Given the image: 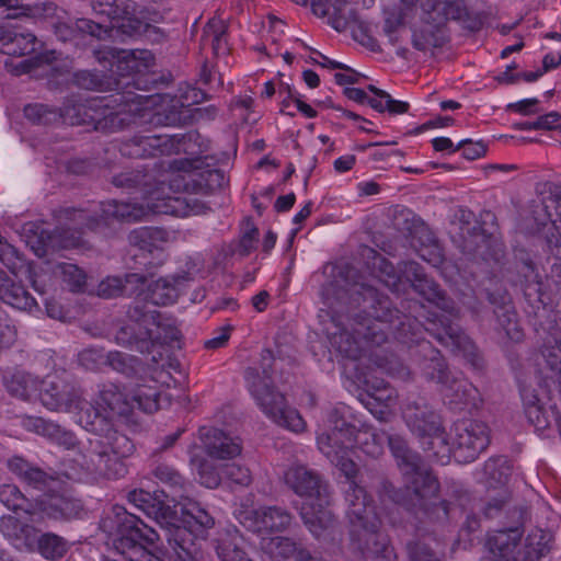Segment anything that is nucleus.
Returning <instances> with one entry per match:
<instances>
[{
    "mask_svg": "<svg viewBox=\"0 0 561 561\" xmlns=\"http://www.w3.org/2000/svg\"><path fill=\"white\" fill-rule=\"evenodd\" d=\"M344 284L336 293L341 307H334L325 331L331 345L351 360H362L371 347L381 346L391 333L407 341L420 329L419 317L401 316L391 300L374 285L357 278V272L346 267L341 272Z\"/></svg>",
    "mask_w": 561,
    "mask_h": 561,
    "instance_id": "f257e3e1",
    "label": "nucleus"
},
{
    "mask_svg": "<svg viewBox=\"0 0 561 561\" xmlns=\"http://www.w3.org/2000/svg\"><path fill=\"white\" fill-rule=\"evenodd\" d=\"M175 512H157L159 530L147 526L135 514L115 505L101 522V528L112 537L114 549L126 561H163L147 549L164 539L173 551L174 561H207L197 537L215 524L214 517L197 502L179 500Z\"/></svg>",
    "mask_w": 561,
    "mask_h": 561,
    "instance_id": "f03ea898",
    "label": "nucleus"
},
{
    "mask_svg": "<svg viewBox=\"0 0 561 561\" xmlns=\"http://www.w3.org/2000/svg\"><path fill=\"white\" fill-rule=\"evenodd\" d=\"M206 206L192 195H163V187L150 192L145 203H128L107 201L100 204V218L91 211L72 207L60 208L56 218L62 228L56 232L60 238L59 245L75 248L80 245L81 234L85 229H96L101 224L108 225L111 220L139 221L150 215L164 214L178 217L203 214Z\"/></svg>",
    "mask_w": 561,
    "mask_h": 561,
    "instance_id": "7ed1b4c3",
    "label": "nucleus"
},
{
    "mask_svg": "<svg viewBox=\"0 0 561 561\" xmlns=\"http://www.w3.org/2000/svg\"><path fill=\"white\" fill-rule=\"evenodd\" d=\"M409 313L401 312V316L415 318L420 321V329L415 333H410L407 341L397 339L398 341L410 344L416 343L417 353L422 357L420 363L423 376L438 385L446 382L453 375L445 363L440 352L433 347L427 341H419L417 336L422 329L435 337L442 345L450 347L453 351H459L468 359L474 369L484 367V359L478 353L476 345L470 337L463 332L461 327L445 316H438L436 311L427 310L420 302L413 301L408 304Z\"/></svg>",
    "mask_w": 561,
    "mask_h": 561,
    "instance_id": "20e7f679",
    "label": "nucleus"
},
{
    "mask_svg": "<svg viewBox=\"0 0 561 561\" xmlns=\"http://www.w3.org/2000/svg\"><path fill=\"white\" fill-rule=\"evenodd\" d=\"M284 479L295 494L306 499L300 515L309 531L317 539L333 538L337 523L334 514L328 510L329 484L317 471L302 465L289 467L285 471Z\"/></svg>",
    "mask_w": 561,
    "mask_h": 561,
    "instance_id": "39448f33",
    "label": "nucleus"
},
{
    "mask_svg": "<svg viewBox=\"0 0 561 561\" xmlns=\"http://www.w3.org/2000/svg\"><path fill=\"white\" fill-rule=\"evenodd\" d=\"M273 354L264 350L261 366L249 367L244 373L248 389L261 411L277 425L295 433L304 432L306 422L299 412L287 405L282 392L276 390L272 380Z\"/></svg>",
    "mask_w": 561,
    "mask_h": 561,
    "instance_id": "423d86ee",
    "label": "nucleus"
},
{
    "mask_svg": "<svg viewBox=\"0 0 561 561\" xmlns=\"http://www.w3.org/2000/svg\"><path fill=\"white\" fill-rule=\"evenodd\" d=\"M135 450L134 443L122 433L89 439L82 451V467L93 478L119 479L127 473L124 459Z\"/></svg>",
    "mask_w": 561,
    "mask_h": 561,
    "instance_id": "0eeeda50",
    "label": "nucleus"
},
{
    "mask_svg": "<svg viewBox=\"0 0 561 561\" xmlns=\"http://www.w3.org/2000/svg\"><path fill=\"white\" fill-rule=\"evenodd\" d=\"M374 347L367 353L366 357L362 360H352L354 369L358 371L357 379L367 387L366 398L360 399L363 404L368 411L378 420L383 421L388 414L387 409L391 407L396 400V391L388 387L383 380H378L369 374L359 371V366L365 364L366 360L373 362L374 365L388 374L405 379L410 376L409 369L399 360L381 357L377 352L373 351Z\"/></svg>",
    "mask_w": 561,
    "mask_h": 561,
    "instance_id": "6e6552de",
    "label": "nucleus"
},
{
    "mask_svg": "<svg viewBox=\"0 0 561 561\" xmlns=\"http://www.w3.org/2000/svg\"><path fill=\"white\" fill-rule=\"evenodd\" d=\"M520 538L518 528L496 530L489 535L485 543L490 553L488 561H538L550 549L551 534L536 529L527 536L517 556L516 548Z\"/></svg>",
    "mask_w": 561,
    "mask_h": 561,
    "instance_id": "1a4fd4ad",
    "label": "nucleus"
},
{
    "mask_svg": "<svg viewBox=\"0 0 561 561\" xmlns=\"http://www.w3.org/2000/svg\"><path fill=\"white\" fill-rule=\"evenodd\" d=\"M348 408L335 407L329 414L330 432L318 436L319 450L347 476L355 471V462L350 458L354 448L357 430L347 420Z\"/></svg>",
    "mask_w": 561,
    "mask_h": 561,
    "instance_id": "9d476101",
    "label": "nucleus"
},
{
    "mask_svg": "<svg viewBox=\"0 0 561 561\" xmlns=\"http://www.w3.org/2000/svg\"><path fill=\"white\" fill-rule=\"evenodd\" d=\"M348 524L350 546L354 552L370 561H397L387 536L379 530L380 519L377 514L366 515Z\"/></svg>",
    "mask_w": 561,
    "mask_h": 561,
    "instance_id": "9b49d317",
    "label": "nucleus"
},
{
    "mask_svg": "<svg viewBox=\"0 0 561 561\" xmlns=\"http://www.w3.org/2000/svg\"><path fill=\"white\" fill-rule=\"evenodd\" d=\"M409 479L408 490L413 494V506H419L415 514L421 512L432 522H445L449 517V504L446 501L432 502L439 491V482L435 476L425 467L423 461L415 471L404 474Z\"/></svg>",
    "mask_w": 561,
    "mask_h": 561,
    "instance_id": "f8f14e48",
    "label": "nucleus"
},
{
    "mask_svg": "<svg viewBox=\"0 0 561 561\" xmlns=\"http://www.w3.org/2000/svg\"><path fill=\"white\" fill-rule=\"evenodd\" d=\"M92 10L99 16L117 20V28L129 37L156 39L159 28L136 15V3L131 0H92Z\"/></svg>",
    "mask_w": 561,
    "mask_h": 561,
    "instance_id": "ddd939ff",
    "label": "nucleus"
},
{
    "mask_svg": "<svg viewBox=\"0 0 561 561\" xmlns=\"http://www.w3.org/2000/svg\"><path fill=\"white\" fill-rule=\"evenodd\" d=\"M167 240L168 232L156 227H141L130 232V244L136 245L140 250L147 251L149 253L157 252L158 261L156 263H146V273H127L122 276L125 285V293L127 291L128 287H130L131 290L129 295L134 294L136 290L145 286L149 277L154 276L156 268L160 267L165 261V255L160 248V244L167 242Z\"/></svg>",
    "mask_w": 561,
    "mask_h": 561,
    "instance_id": "4468645a",
    "label": "nucleus"
},
{
    "mask_svg": "<svg viewBox=\"0 0 561 561\" xmlns=\"http://www.w3.org/2000/svg\"><path fill=\"white\" fill-rule=\"evenodd\" d=\"M127 316L133 322L145 324V334L151 340V353L181 337L180 330L170 319L142 300H136L129 307Z\"/></svg>",
    "mask_w": 561,
    "mask_h": 561,
    "instance_id": "2eb2a0df",
    "label": "nucleus"
},
{
    "mask_svg": "<svg viewBox=\"0 0 561 561\" xmlns=\"http://www.w3.org/2000/svg\"><path fill=\"white\" fill-rule=\"evenodd\" d=\"M39 399L50 411L72 412L80 408L82 393L67 374L50 375L41 382Z\"/></svg>",
    "mask_w": 561,
    "mask_h": 561,
    "instance_id": "dca6fc26",
    "label": "nucleus"
},
{
    "mask_svg": "<svg viewBox=\"0 0 561 561\" xmlns=\"http://www.w3.org/2000/svg\"><path fill=\"white\" fill-rule=\"evenodd\" d=\"M453 431V456L458 462L473 461L490 444L489 427L483 422L461 420Z\"/></svg>",
    "mask_w": 561,
    "mask_h": 561,
    "instance_id": "f3484780",
    "label": "nucleus"
},
{
    "mask_svg": "<svg viewBox=\"0 0 561 561\" xmlns=\"http://www.w3.org/2000/svg\"><path fill=\"white\" fill-rule=\"evenodd\" d=\"M424 20L436 26H445L454 20L469 31H478L482 26L481 18L468 10L463 0H426L422 3Z\"/></svg>",
    "mask_w": 561,
    "mask_h": 561,
    "instance_id": "a211bd4d",
    "label": "nucleus"
},
{
    "mask_svg": "<svg viewBox=\"0 0 561 561\" xmlns=\"http://www.w3.org/2000/svg\"><path fill=\"white\" fill-rule=\"evenodd\" d=\"M407 278L412 283L414 290L428 302L439 308L448 319L455 321L458 318L459 310L453 299L439 288V286L426 276L422 266L416 262H408L404 267ZM442 316V313H437Z\"/></svg>",
    "mask_w": 561,
    "mask_h": 561,
    "instance_id": "6ab92c4d",
    "label": "nucleus"
},
{
    "mask_svg": "<svg viewBox=\"0 0 561 561\" xmlns=\"http://www.w3.org/2000/svg\"><path fill=\"white\" fill-rule=\"evenodd\" d=\"M234 517L244 528L252 533H261L263 530L282 531L291 523V515L278 506L255 510L241 505L234 511Z\"/></svg>",
    "mask_w": 561,
    "mask_h": 561,
    "instance_id": "aec40b11",
    "label": "nucleus"
},
{
    "mask_svg": "<svg viewBox=\"0 0 561 561\" xmlns=\"http://www.w3.org/2000/svg\"><path fill=\"white\" fill-rule=\"evenodd\" d=\"M7 467L23 484L30 489L42 492L44 495L57 490L61 482L54 470H44L20 456L9 458L7 460Z\"/></svg>",
    "mask_w": 561,
    "mask_h": 561,
    "instance_id": "412c9836",
    "label": "nucleus"
},
{
    "mask_svg": "<svg viewBox=\"0 0 561 561\" xmlns=\"http://www.w3.org/2000/svg\"><path fill=\"white\" fill-rule=\"evenodd\" d=\"M486 299L493 306L496 331L503 332L513 342L523 341L524 332L508 293L506 290L488 291Z\"/></svg>",
    "mask_w": 561,
    "mask_h": 561,
    "instance_id": "4be33fe9",
    "label": "nucleus"
},
{
    "mask_svg": "<svg viewBox=\"0 0 561 561\" xmlns=\"http://www.w3.org/2000/svg\"><path fill=\"white\" fill-rule=\"evenodd\" d=\"M181 140L178 135H142L135 136L122 147V152L131 158L154 157L157 154L179 153Z\"/></svg>",
    "mask_w": 561,
    "mask_h": 561,
    "instance_id": "5701e85b",
    "label": "nucleus"
},
{
    "mask_svg": "<svg viewBox=\"0 0 561 561\" xmlns=\"http://www.w3.org/2000/svg\"><path fill=\"white\" fill-rule=\"evenodd\" d=\"M402 415L407 426L421 440L437 433L442 427L439 416L423 398L409 400L403 408Z\"/></svg>",
    "mask_w": 561,
    "mask_h": 561,
    "instance_id": "b1692460",
    "label": "nucleus"
},
{
    "mask_svg": "<svg viewBox=\"0 0 561 561\" xmlns=\"http://www.w3.org/2000/svg\"><path fill=\"white\" fill-rule=\"evenodd\" d=\"M37 522L44 517L55 520H70L79 517L82 512V503L67 492H48L42 499L36 500Z\"/></svg>",
    "mask_w": 561,
    "mask_h": 561,
    "instance_id": "393cba45",
    "label": "nucleus"
},
{
    "mask_svg": "<svg viewBox=\"0 0 561 561\" xmlns=\"http://www.w3.org/2000/svg\"><path fill=\"white\" fill-rule=\"evenodd\" d=\"M206 454L219 460L231 459L241 454V442L224 431L215 427H202L199 430Z\"/></svg>",
    "mask_w": 561,
    "mask_h": 561,
    "instance_id": "a878e982",
    "label": "nucleus"
},
{
    "mask_svg": "<svg viewBox=\"0 0 561 561\" xmlns=\"http://www.w3.org/2000/svg\"><path fill=\"white\" fill-rule=\"evenodd\" d=\"M440 393L444 402L451 410L477 408L479 390L467 379L451 375L446 382L440 385Z\"/></svg>",
    "mask_w": 561,
    "mask_h": 561,
    "instance_id": "bb28decb",
    "label": "nucleus"
},
{
    "mask_svg": "<svg viewBox=\"0 0 561 561\" xmlns=\"http://www.w3.org/2000/svg\"><path fill=\"white\" fill-rule=\"evenodd\" d=\"M27 519L4 515L0 518V533L20 550H33L36 543V528Z\"/></svg>",
    "mask_w": 561,
    "mask_h": 561,
    "instance_id": "cd10ccee",
    "label": "nucleus"
},
{
    "mask_svg": "<svg viewBox=\"0 0 561 561\" xmlns=\"http://www.w3.org/2000/svg\"><path fill=\"white\" fill-rule=\"evenodd\" d=\"M37 38L19 26L0 25V50L9 56H24L35 51Z\"/></svg>",
    "mask_w": 561,
    "mask_h": 561,
    "instance_id": "c85d7f7f",
    "label": "nucleus"
},
{
    "mask_svg": "<svg viewBox=\"0 0 561 561\" xmlns=\"http://www.w3.org/2000/svg\"><path fill=\"white\" fill-rule=\"evenodd\" d=\"M77 410H80L79 423L81 426L94 433L95 437H105L112 433H118L113 430V419L99 401L93 404L84 402L82 399V403Z\"/></svg>",
    "mask_w": 561,
    "mask_h": 561,
    "instance_id": "c756f323",
    "label": "nucleus"
},
{
    "mask_svg": "<svg viewBox=\"0 0 561 561\" xmlns=\"http://www.w3.org/2000/svg\"><path fill=\"white\" fill-rule=\"evenodd\" d=\"M455 218L459 222L465 251L481 255L485 259L488 254L483 248L488 247L490 240L482 232L480 227H470L474 218L473 213L469 209L459 208L455 214Z\"/></svg>",
    "mask_w": 561,
    "mask_h": 561,
    "instance_id": "7c9ffc66",
    "label": "nucleus"
},
{
    "mask_svg": "<svg viewBox=\"0 0 561 561\" xmlns=\"http://www.w3.org/2000/svg\"><path fill=\"white\" fill-rule=\"evenodd\" d=\"M356 470L347 476L344 486L345 502H346V516L350 522L363 519L364 516L369 514H376L371 502L360 485H358L352 478Z\"/></svg>",
    "mask_w": 561,
    "mask_h": 561,
    "instance_id": "2f4dec72",
    "label": "nucleus"
},
{
    "mask_svg": "<svg viewBox=\"0 0 561 561\" xmlns=\"http://www.w3.org/2000/svg\"><path fill=\"white\" fill-rule=\"evenodd\" d=\"M22 424L26 431L47 437L66 449H71L77 445V438L73 433L51 421L39 416H26L23 419Z\"/></svg>",
    "mask_w": 561,
    "mask_h": 561,
    "instance_id": "473e14b6",
    "label": "nucleus"
},
{
    "mask_svg": "<svg viewBox=\"0 0 561 561\" xmlns=\"http://www.w3.org/2000/svg\"><path fill=\"white\" fill-rule=\"evenodd\" d=\"M187 280L186 275L178 274L160 277L148 286V296L153 306H168L174 304L180 295L182 285Z\"/></svg>",
    "mask_w": 561,
    "mask_h": 561,
    "instance_id": "72a5a7b5",
    "label": "nucleus"
},
{
    "mask_svg": "<svg viewBox=\"0 0 561 561\" xmlns=\"http://www.w3.org/2000/svg\"><path fill=\"white\" fill-rule=\"evenodd\" d=\"M243 537L236 528L219 531L213 540L214 549L220 561H243L248 559L243 550Z\"/></svg>",
    "mask_w": 561,
    "mask_h": 561,
    "instance_id": "f704fd0d",
    "label": "nucleus"
},
{
    "mask_svg": "<svg viewBox=\"0 0 561 561\" xmlns=\"http://www.w3.org/2000/svg\"><path fill=\"white\" fill-rule=\"evenodd\" d=\"M2 266L0 265V267ZM0 300L20 310H30L36 305L35 299L24 286L10 277L2 268H0Z\"/></svg>",
    "mask_w": 561,
    "mask_h": 561,
    "instance_id": "c9c22d12",
    "label": "nucleus"
},
{
    "mask_svg": "<svg viewBox=\"0 0 561 561\" xmlns=\"http://www.w3.org/2000/svg\"><path fill=\"white\" fill-rule=\"evenodd\" d=\"M99 402L112 419L115 416L128 417L134 410L131 399H128L114 383L103 385L100 390Z\"/></svg>",
    "mask_w": 561,
    "mask_h": 561,
    "instance_id": "e433bc0d",
    "label": "nucleus"
},
{
    "mask_svg": "<svg viewBox=\"0 0 561 561\" xmlns=\"http://www.w3.org/2000/svg\"><path fill=\"white\" fill-rule=\"evenodd\" d=\"M131 402L145 413H153L163 404H169V399L163 394L158 382L150 380L149 383H139L135 387L131 392Z\"/></svg>",
    "mask_w": 561,
    "mask_h": 561,
    "instance_id": "4c0bfd02",
    "label": "nucleus"
},
{
    "mask_svg": "<svg viewBox=\"0 0 561 561\" xmlns=\"http://www.w3.org/2000/svg\"><path fill=\"white\" fill-rule=\"evenodd\" d=\"M0 502L10 511L23 512L32 523L37 522L36 500L27 499L15 484L5 483L0 485Z\"/></svg>",
    "mask_w": 561,
    "mask_h": 561,
    "instance_id": "58836bf2",
    "label": "nucleus"
},
{
    "mask_svg": "<svg viewBox=\"0 0 561 561\" xmlns=\"http://www.w3.org/2000/svg\"><path fill=\"white\" fill-rule=\"evenodd\" d=\"M482 482L486 490L494 491L502 488H508V481L512 476V466L505 457H494L485 461Z\"/></svg>",
    "mask_w": 561,
    "mask_h": 561,
    "instance_id": "ea45409f",
    "label": "nucleus"
},
{
    "mask_svg": "<svg viewBox=\"0 0 561 561\" xmlns=\"http://www.w3.org/2000/svg\"><path fill=\"white\" fill-rule=\"evenodd\" d=\"M101 26L87 19H78L77 21H58L54 24V33L56 37L62 42L78 43L83 34L99 36Z\"/></svg>",
    "mask_w": 561,
    "mask_h": 561,
    "instance_id": "a19ab883",
    "label": "nucleus"
},
{
    "mask_svg": "<svg viewBox=\"0 0 561 561\" xmlns=\"http://www.w3.org/2000/svg\"><path fill=\"white\" fill-rule=\"evenodd\" d=\"M152 474L156 479L170 488V494H167V496H171L173 503L179 502V500L187 499L190 483H186L184 478L173 467L165 463H158L152 469Z\"/></svg>",
    "mask_w": 561,
    "mask_h": 561,
    "instance_id": "79ce46f5",
    "label": "nucleus"
},
{
    "mask_svg": "<svg viewBox=\"0 0 561 561\" xmlns=\"http://www.w3.org/2000/svg\"><path fill=\"white\" fill-rule=\"evenodd\" d=\"M512 492L510 488H502L499 490H486L484 499H473L471 501L478 507L479 513L485 518L497 517L510 504Z\"/></svg>",
    "mask_w": 561,
    "mask_h": 561,
    "instance_id": "37998d69",
    "label": "nucleus"
},
{
    "mask_svg": "<svg viewBox=\"0 0 561 561\" xmlns=\"http://www.w3.org/2000/svg\"><path fill=\"white\" fill-rule=\"evenodd\" d=\"M386 443H388L403 474L415 471L420 467L421 457L409 448L407 442L401 436L387 434Z\"/></svg>",
    "mask_w": 561,
    "mask_h": 561,
    "instance_id": "c03bdc74",
    "label": "nucleus"
},
{
    "mask_svg": "<svg viewBox=\"0 0 561 561\" xmlns=\"http://www.w3.org/2000/svg\"><path fill=\"white\" fill-rule=\"evenodd\" d=\"M121 327L116 332L115 341L117 344L134 347L140 353H151V340L145 334V324Z\"/></svg>",
    "mask_w": 561,
    "mask_h": 561,
    "instance_id": "a18cd8bd",
    "label": "nucleus"
},
{
    "mask_svg": "<svg viewBox=\"0 0 561 561\" xmlns=\"http://www.w3.org/2000/svg\"><path fill=\"white\" fill-rule=\"evenodd\" d=\"M423 25L414 30L412 36L413 47L421 51H426L431 47H440L445 42L443 26H436L424 20L422 15Z\"/></svg>",
    "mask_w": 561,
    "mask_h": 561,
    "instance_id": "49530a36",
    "label": "nucleus"
},
{
    "mask_svg": "<svg viewBox=\"0 0 561 561\" xmlns=\"http://www.w3.org/2000/svg\"><path fill=\"white\" fill-rule=\"evenodd\" d=\"M354 438V448L356 447L360 449L363 453L370 457H378L382 454L387 433H377L369 426H363L362 428L357 430Z\"/></svg>",
    "mask_w": 561,
    "mask_h": 561,
    "instance_id": "de8ad7c7",
    "label": "nucleus"
},
{
    "mask_svg": "<svg viewBox=\"0 0 561 561\" xmlns=\"http://www.w3.org/2000/svg\"><path fill=\"white\" fill-rule=\"evenodd\" d=\"M202 41L210 45L215 55H225L228 51L227 26L219 19H211L204 26Z\"/></svg>",
    "mask_w": 561,
    "mask_h": 561,
    "instance_id": "09e8293b",
    "label": "nucleus"
},
{
    "mask_svg": "<svg viewBox=\"0 0 561 561\" xmlns=\"http://www.w3.org/2000/svg\"><path fill=\"white\" fill-rule=\"evenodd\" d=\"M421 443L428 459L440 462L442 465L448 462L453 454V445L449 446L447 443L443 427H439L437 433L423 438Z\"/></svg>",
    "mask_w": 561,
    "mask_h": 561,
    "instance_id": "8fccbe9b",
    "label": "nucleus"
},
{
    "mask_svg": "<svg viewBox=\"0 0 561 561\" xmlns=\"http://www.w3.org/2000/svg\"><path fill=\"white\" fill-rule=\"evenodd\" d=\"M106 366L129 378L145 373V366L138 357L118 351L107 353Z\"/></svg>",
    "mask_w": 561,
    "mask_h": 561,
    "instance_id": "3c124183",
    "label": "nucleus"
},
{
    "mask_svg": "<svg viewBox=\"0 0 561 561\" xmlns=\"http://www.w3.org/2000/svg\"><path fill=\"white\" fill-rule=\"evenodd\" d=\"M35 547L48 560L61 559L68 550L67 541L54 533H46L39 537L36 534Z\"/></svg>",
    "mask_w": 561,
    "mask_h": 561,
    "instance_id": "603ef678",
    "label": "nucleus"
},
{
    "mask_svg": "<svg viewBox=\"0 0 561 561\" xmlns=\"http://www.w3.org/2000/svg\"><path fill=\"white\" fill-rule=\"evenodd\" d=\"M8 391L22 400H31L37 394L38 381L28 374L16 373L5 382Z\"/></svg>",
    "mask_w": 561,
    "mask_h": 561,
    "instance_id": "864d4df0",
    "label": "nucleus"
},
{
    "mask_svg": "<svg viewBox=\"0 0 561 561\" xmlns=\"http://www.w3.org/2000/svg\"><path fill=\"white\" fill-rule=\"evenodd\" d=\"M193 188L202 194H209L227 184L225 172L219 169L205 170L192 175Z\"/></svg>",
    "mask_w": 561,
    "mask_h": 561,
    "instance_id": "5fc2aeb1",
    "label": "nucleus"
},
{
    "mask_svg": "<svg viewBox=\"0 0 561 561\" xmlns=\"http://www.w3.org/2000/svg\"><path fill=\"white\" fill-rule=\"evenodd\" d=\"M25 117L33 124L51 125L60 121L61 116L56 108L44 104H30L24 107Z\"/></svg>",
    "mask_w": 561,
    "mask_h": 561,
    "instance_id": "6e6d98bb",
    "label": "nucleus"
},
{
    "mask_svg": "<svg viewBox=\"0 0 561 561\" xmlns=\"http://www.w3.org/2000/svg\"><path fill=\"white\" fill-rule=\"evenodd\" d=\"M73 81L79 88L92 91H104L111 87L110 80L100 71H77L73 75Z\"/></svg>",
    "mask_w": 561,
    "mask_h": 561,
    "instance_id": "4d7b16f0",
    "label": "nucleus"
},
{
    "mask_svg": "<svg viewBox=\"0 0 561 561\" xmlns=\"http://www.w3.org/2000/svg\"><path fill=\"white\" fill-rule=\"evenodd\" d=\"M541 355L548 368L561 375V335L548 336L542 345Z\"/></svg>",
    "mask_w": 561,
    "mask_h": 561,
    "instance_id": "13d9d810",
    "label": "nucleus"
},
{
    "mask_svg": "<svg viewBox=\"0 0 561 561\" xmlns=\"http://www.w3.org/2000/svg\"><path fill=\"white\" fill-rule=\"evenodd\" d=\"M457 501L459 506L467 512L462 529L467 530L469 534L477 531L480 527V519L478 516L481 513H479L478 507L471 501V494L467 491H459Z\"/></svg>",
    "mask_w": 561,
    "mask_h": 561,
    "instance_id": "bf43d9fd",
    "label": "nucleus"
},
{
    "mask_svg": "<svg viewBox=\"0 0 561 561\" xmlns=\"http://www.w3.org/2000/svg\"><path fill=\"white\" fill-rule=\"evenodd\" d=\"M187 112V108L176 102L162 112H158L154 115V123L165 126H180L188 118Z\"/></svg>",
    "mask_w": 561,
    "mask_h": 561,
    "instance_id": "052dcab7",
    "label": "nucleus"
},
{
    "mask_svg": "<svg viewBox=\"0 0 561 561\" xmlns=\"http://www.w3.org/2000/svg\"><path fill=\"white\" fill-rule=\"evenodd\" d=\"M193 466L196 467L198 480L201 484L208 489H215L220 484V474L217 469L206 459L193 457L191 459Z\"/></svg>",
    "mask_w": 561,
    "mask_h": 561,
    "instance_id": "680f3d73",
    "label": "nucleus"
},
{
    "mask_svg": "<svg viewBox=\"0 0 561 561\" xmlns=\"http://www.w3.org/2000/svg\"><path fill=\"white\" fill-rule=\"evenodd\" d=\"M0 10L4 19L30 16L33 11L28 0H0Z\"/></svg>",
    "mask_w": 561,
    "mask_h": 561,
    "instance_id": "e2e57ef3",
    "label": "nucleus"
},
{
    "mask_svg": "<svg viewBox=\"0 0 561 561\" xmlns=\"http://www.w3.org/2000/svg\"><path fill=\"white\" fill-rule=\"evenodd\" d=\"M0 265L7 267L12 274H16V272L22 266V260L13 245L8 243L0 236Z\"/></svg>",
    "mask_w": 561,
    "mask_h": 561,
    "instance_id": "0e129e2a",
    "label": "nucleus"
},
{
    "mask_svg": "<svg viewBox=\"0 0 561 561\" xmlns=\"http://www.w3.org/2000/svg\"><path fill=\"white\" fill-rule=\"evenodd\" d=\"M64 280L70 286L72 291H81L85 286V274L77 265L64 263L60 265Z\"/></svg>",
    "mask_w": 561,
    "mask_h": 561,
    "instance_id": "69168bd1",
    "label": "nucleus"
},
{
    "mask_svg": "<svg viewBox=\"0 0 561 561\" xmlns=\"http://www.w3.org/2000/svg\"><path fill=\"white\" fill-rule=\"evenodd\" d=\"M107 353L103 350L90 347L79 353V363L87 369L98 370L106 366Z\"/></svg>",
    "mask_w": 561,
    "mask_h": 561,
    "instance_id": "338daca9",
    "label": "nucleus"
},
{
    "mask_svg": "<svg viewBox=\"0 0 561 561\" xmlns=\"http://www.w3.org/2000/svg\"><path fill=\"white\" fill-rule=\"evenodd\" d=\"M125 293L122 276H107L98 286V295L103 298H114Z\"/></svg>",
    "mask_w": 561,
    "mask_h": 561,
    "instance_id": "774afa93",
    "label": "nucleus"
}]
</instances>
